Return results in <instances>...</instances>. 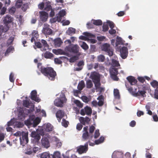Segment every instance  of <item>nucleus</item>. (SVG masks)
<instances>
[{"instance_id": "nucleus-1", "label": "nucleus", "mask_w": 158, "mask_h": 158, "mask_svg": "<svg viewBox=\"0 0 158 158\" xmlns=\"http://www.w3.org/2000/svg\"><path fill=\"white\" fill-rule=\"evenodd\" d=\"M38 67L40 69L41 72L45 76L47 77L51 81L54 80L56 75V72L50 67H44L41 66V64H38Z\"/></svg>"}, {"instance_id": "nucleus-2", "label": "nucleus", "mask_w": 158, "mask_h": 158, "mask_svg": "<svg viewBox=\"0 0 158 158\" xmlns=\"http://www.w3.org/2000/svg\"><path fill=\"white\" fill-rule=\"evenodd\" d=\"M67 100L64 94L62 93L60 95L59 98H58L55 100L54 103L56 106L62 107L63 106L64 103Z\"/></svg>"}, {"instance_id": "nucleus-3", "label": "nucleus", "mask_w": 158, "mask_h": 158, "mask_svg": "<svg viewBox=\"0 0 158 158\" xmlns=\"http://www.w3.org/2000/svg\"><path fill=\"white\" fill-rule=\"evenodd\" d=\"M101 49L110 56H112L113 55L114 50L109 44L105 43L103 44L101 47Z\"/></svg>"}, {"instance_id": "nucleus-4", "label": "nucleus", "mask_w": 158, "mask_h": 158, "mask_svg": "<svg viewBox=\"0 0 158 158\" xmlns=\"http://www.w3.org/2000/svg\"><path fill=\"white\" fill-rule=\"evenodd\" d=\"M80 123H78L77 125V129L78 131H80L83 127V126L81 124L85 125L86 124H88L90 120V119L88 117H86L85 118L81 117L79 118Z\"/></svg>"}, {"instance_id": "nucleus-5", "label": "nucleus", "mask_w": 158, "mask_h": 158, "mask_svg": "<svg viewBox=\"0 0 158 158\" xmlns=\"http://www.w3.org/2000/svg\"><path fill=\"white\" fill-rule=\"evenodd\" d=\"M120 56L123 59H126L128 54V49L127 47H123L120 50Z\"/></svg>"}, {"instance_id": "nucleus-6", "label": "nucleus", "mask_w": 158, "mask_h": 158, "mask_svg": "<svg viewBox=\"0 0 158 158\" xmlns=\"http://www.w3.org/2000/svg\"><path fill=\"white\" fill-rule=\"evenodd\" d=\"M88 143H85L84 146L81 145L77 148V151L79 154L86 153L88 149Z\"/></svg>"}, {"instance_id": "nucleus-7", "label": "nucleus", "mask_w": 158, "mask_h": 158, "mask_svg": "<svg viewBox=\"0 0 158 158\" xmlns=\"http://www.w3.org/2000/svg\"><path fill=\"white\" fill-rule=\"evenodd\" d=\"M22 137L19 138L20 143L21 144L27 143L28 142V134L22 131Z\"/></svg>"}, {"instance_id": "nucleus-8", "label": "nucleus", "mask_w": 158, "mask_h": 158, "mask_svg": "<svg viewBox=\"0 0 158 158\" xmlns=\"http://www.w3.org/2000/svg\"><path fill=\"white\" fill-rule=\"evenodd\" d=\"M44 27L43 28L42 30V33L45 35H50L52 34V30L49 28V25L44 24Z\"/></svg>"}, {"instance_id": "nucleus-9", "label": "nucleus", "mask_w": 158, "mask_h": 158, "mask_svg": "<svg viewBox=\"0 0 158 158\" xmlns=\"http://www.w3.org/2000/svg\"><path fill=\"white\" fill-rule=\"evenodd\" d=\"M31 136L34 138V139L36 142H39L41 138V136L40 134L35 131H32L31 134Z\"/></svg>"}, {"instance_id": "nucleus-10", "label": "nucleus", "mask_w": 158, "mask_h": 158, "mask_svg": "<svg viewBox=\"0 0 158 158\" xmlns=\"http://www.w3.org/2000/svg\"><path fill=\"white\" fill-rule=\"evenodd\" d=\"M37 92L35 90H32L31 93L30 98L32 100L37 102H39L40 99L37 96Z\"/></svg>"}, {"instance_id": "nucleus-11", "label": "nucleus", "mask_w": 158, "mask_h": 158, "mask_svg": "<svg viewBox=\"0 0 158 158\" xmlns=\"http://www.w3.org/2000/svg\"><path fill=\"white\" fill-rule=\"evenodd\" d=\"M88 127H84L83 128L82 137L84 140L88 139L89 137V135L88 132Z\"/></svg>"}, {"instance_id": "nucleus-12", "label": "nucleus", "mask_w": 158, "mask_h": 158, "mask_svg": "<svg viewBox=\"0 0 158 158\" xmlns=\"http://www.w3.org/2000/svg\"><path fill=\"white\" fill-rule=\"evenodd\" d=\"M90 77L92 79L93 82L100 81V77L99 75L95 72L92 73Z\"/></svg>"}, {"instance_id": "nucleus-13", "label": "nucleus", "mask_w": 158, "mask_h": 158, "mask_svg": "<svg viewBox=\"0 0 158 158\" xmlns=\"http://www.w3.org/2000/svg\"><path fill=\"white\" fill-rule=\"evenodd\" d=\"M41 144L44 148H48L50 146L48 139L46 137L42 138L41 140Z\"/></svg>"}, {"instance_id": "nucleus-14", "label": "nucleus", "mask_w": 158, "mask_h": 158, "mask_svg": "<svg viewBox=\"0 0 158 158\" xmlns=\"http://www.w3.org/2000/svg\"><path fill=\"white\" fill-rule=\"evenodd\" d=\"M39 13L41 20L44 22L46 21L48 18V14L44 11H40Z\"/></svg>"}, {"instance_id": "nucleus-15", "label": "nucleus", "mask_w": 158, "mask_h": 158, "mask_svg": "<svg viewBox=\"0 0 158 158\" xmlns=\"http://www.w3.org/2000/svg\"><path fill=\"white\" fill-rule=\"evenodd\" d=\"M64 112L61 110H58L56 113V116L59 122H60L61 118L64 116Z\"/></svg>"}, {"instance_id": "nucleus-16", "label": "nucleus", "mask_w": 158, "mask_h": 158, "mask_svg": "<svg viewBox=\"0 0 158 158\" xmlns=\"http://www.w3.org/2000/svg\"><path fill=\"white\" fill-rule=\"evenodd\" d=\"M127 79L131 85H135L137 82V80L135 79V77L132 76L127 77Z\"/></svg>"}, {"instance_id": "nucleus-17", "label": "nucleus", "mask_w": 158, "mask_h": 158, "mask_svg": "<svg viewBox=\"0 0 158 158\" xmlns=\"http://www.w3.org/2000/svg\"><path fill=\"white\" fill-rule=\"evenodd\" d=\"M13 21V18L10 15H7L4 18L3 21L4 23L7 24L11 23Z\"/></svg>"}, {"instance_id": "nucleus-18", "label": "nucleus", "mask_w": 158, "mask_h": 158, "mask_svg": "<svg viewBox=\"0 0 158 158\" xmlns=\"http://www.w3.org/2000/svg\"><path fill=\"white\" fill-rule=\"evenodd\" d=\"M146 92L145 90H139L137 92L135 93H133V96L135 97H137L138 96H141L143 97H146V95L145 93Z\"/></svg>"}, {"instance_id": "nucleus-19", "label": "nucleus", "mask_w": 158, "mask_h": 158, "mask_svg": "<svg viewBox=\"0 0 158 158\" xmlns=\"http://www.w3.org/2000/svg\"><path fill=\"white\" fill-rule=\"evenodd\" d=\"M79 47L78 45L76 44L73 45L70 48L69 51L71 52L77 53L79 51Z\"/></svg>"}, {"instance_id": "nucleus-20", "label": "nucleus", "mask_w": 158, "mask_h": 158, "mask_svg": "<svg viewBox=\"0 0 158 158\" xmlns=\"http://www.w3.org/2000/svg\"><path fill=\"white\" fill-rule=\"evenodd\" d=\"M84 63L83 60L79 61L77 64V65L79 67L75 68L74 70L76 71L81 70L82 69L83 66H84Z\"/></svg>"}, {"instance_id": "nucleus-21", "label": "nucleus", "mask_w": 158, "mask_h": 158, "mask_svg": "<svg viewBox=\"0 0 158 158\" xmlns=\"http://www.w3.org/2000/svg\"><path fill=\"white\" fill-rule=\"evenodd\" d=\"M76 29L72 27H69L66 31L67 34L70 35H72L73 34L75 33Z\"/></svg>"}, {"instance_id": "nucleus-22", "label": "nucleus", "mask_w": 158, "mask_h": 158, "mask_svg": "<svg viewBox=\"0 0 158 158\" xmlns=\"http://www.w3.org/2000/svg\"><path fill=\"white\" fill-rule=\"evenodd\" d=\"M40 119L38 117L36 118L34 120H32V127H36L40 122Z\"/></svg>"}, {"instance_id": "nucleus-23", "label": "nucleus", "mask_w": 158, "mask_h": 158, "mask_svg": "<svg viewBox=\"0 0 158 158\" xmlns=\"http://www.w3.org/2000/svg\"><path fill=\"white\" fill-rule=\"evenodd\" d=\"M45 131L47 132L51 131L53 130V127L52 126L50 123H48L46 125L45 127L44 128Z\"/></svg>"}, {"instance_id": "nucleus-24", "label": "nucleus", "mask_w": 158, "mask_h": 158, "mask_svg": "<svg viewBox=\"0 0 158 158\" xmlns=\"http://www.w3.org/2000/svg\"><path fill=\"white\" fill-rule=\"evenodd\" d=\"M85 84L83 81H81L79 83L77 86V89L80 91L82 90L85 87Z\"/></svg>"}, {"instance_id": "nucleus-25", "label": "nucleus", "mask_w": 158, "mask_h": 158, "mask_svg": "<svg viewBox=\"0 0 158 158\" xmlns=\"http://www.w3.org/2000/svg\"><path fill=\"white\" fill-rule=\"evenodd\" d=\"M85 111L86 114L87 115H91L92 113V110L91 108L88 106H86L85 107Z\"/></svg>"}, {"instance_id": "nucleus-26", "label": "nucleus", "mask_w": 158, "mask_h": 158, "mask_svg": "<svg viewBox=\"0 0 158 158\" xmlns=\"http://www.w3.org/2000/svg\"><path fill=\"white\" fill-rule=\"evenodd\" d=\"M92 21L93 22V24L96 26L101 25L102 24V21L100 19H92Z\"/></svg>"}, {"instance_id": "nucleus-27", "label": "nucleus", "mask_w": 158, "mask_h": 158, "mask_svg": "<svg viewBox=\"0 0 158 158\" xmlns=\"http://www.w3.org/2000/svg\"><path fill=\"white\" fill-rule=\"evenodd\" d=\"M111 64L113 67H118L120 65L118 61L113 59L111 60Z\"/></svg>"}, {"instance_id": "nucleus-28", "label": "nucleus", "mask_w": 158, "mask_h": 158, "mask_svg": "<svg viewBox=\"0 0 158 158\" xmlns=\"http://www.w3.org/2000/svg\"><path fill=\"white\" fill-rule=\"evenodd\" d=\"M54 43L55 45L59 47L60 46L62 42L60 38H58L55 40Z\"/></svg>"}, {"instance_id": "nucleus-29", "label": "nucleus", "mask_w": 158, "mask_h": 158, "mask_svg": "<svg viewBox=\"0 0 158 158\" xmlns=\"http://www.w3.org/2000/svg\"><path fill=\"white\" fill-rule=\"evenodd\" d=\"M18 118L20 120H24L25 118V114L22 111H19V115Z\"/></svg>"}, {"instance_id": "nucleus-30", "label": "nucleus", "mask_w": 158, "mask_h": 158, "mask_svg": "<svg viewBox=\"0 0 158 158\" xmlns=\"http://www.w3.org/2000/svg\"><path fill=\"white\" fill-rule=\"evenodd\" d=\"M50 154L48 152H44L42 153L40 156L41 158H49Z\"/></svg>"}, {"instance_id": "nucleus-31", "label": "nucleus", "mask_w": 158, "mask_h": 158, "mask_svg": "<svg viewBox=\"0 0 158 158\" xmlns=\"http://www.w3.org/2000/svg\"><path fill=\"white\" fill-rule=\"evenodd\" d=\"M44 56L46 58H51L53 56V55L48 52H46L44 54Z\"/></svg>"}, {"instance_id": "nucleus-32", "label": "nucleus", "mask_w": 158, "mask_h": 158, "mask_svg": "<svg viewBox=\"0 0 158 158\" xmlns=\"http://www.w3.org/2000/svg\"><path fill=\"white\" fill-rule=\"evenodd\" d=\"M80 46L84 50H87L89 48V46L85 42H83L81 43Z\"/></svg>"}, {"instance_id": "nucleus-33", "label": "nucleus", "mask_w": 158, "mask_h": 158, "mask_svg": "<svg viewBox=\"0 0 158 158\" xmlns=\"http://www.w3.org/2000/svg\"><path fill=\"white\" fill-rule=\"evenodd\" d=\"M114 94L115 98L119 99L120 95L119 90L117 89H114Z\"/></svg>"}, {"instance_id": "nucleus-34", "label": "nucleus", "mask_w": 158, "mask_h": 158, "mask_svg": "<svg viewBox=\"0 0 158 158\" xmlns=\"http://www.w3.org/2000/svg\"><path fill=\"white\" fill-rule=\"evenodd\" d=\"M123 42V40L121 37H117L116 42V46L119 44H122Z\"/></svg>"}, {"instance_id": "nucleus-35", "label": "nucleus", "mask_w": 158, "mask_h": 158, "mask_svg": "<svg viewBox=\"0 0 158 158\" xmlns=\"http://www.w3.org/2000/svg\"><path fill=\"white\" fill-rule=\"evenodd\" d=\"M111 75H117L118 73V69L116 68H113L110 70Z\"/></svg>"}, {"instance_id": "nucleus-36", "label": "nucleus", "mask_w": 158, "mask_h": 158, "mask_svg": "<svg viewBox=\"0 0 158 158\" xmlns=\"http://www.w3.org/2000/svg\"><path fill=\"white\" fill-rule=\"evenodd\" d=\"M74 103L77 106L80 107L81 108L83 106V104L81 102L78 100H75L74 101Z\"/></svg>"}, {"instance_id": "nucleus-37", "label": "nucleus", "mask_w": 158, "mask_h": 158, "mask_svg": "<svg viewBox=\"0 0 158 158\" xmlns=\"http://www.w3.org/2000/svg\"><path fill=\"white\" fill-rule=\"evenodd\" d=\"M105 56L102 55H100L98 57V60L99 62H103L105 60Z\"/></svg>"}, {"instance_id": "nucleus-38", "label": "nucleus", "mask_w": 158, "mask_h": 158, "mask_svg": "<svg viewBox=\"0 0 158 158\" xmlns=\"http://www.w3.org/2000/svg\"><path fill=\"white\" fill-rule=\"evenodd\" d=\"M86 87L88 88H90L93 86V84L92 83L91 81L90 80H89L86 81Z\"/></svg>"}, {"instance_id": "nucleus-39", "label": "nucleus", "mask_w": 158, "mask_h": 158, "mask_svg": "<svg viewBox=\"0 0 158 158\" xmlns=\"http://www.w3.org/2000/svg\"><path fill=\"white\" fill-rule=\"evenodd\" d=\"M22 0H17L15 4L16 7L17 8H19L22 5Z\"/></svg>"}, {"instance_id": "nucleus-40", "label": "nucleus", "mask_w": 158, "mask_h": 158, "mask_svg": "<svg viewBox=\"0 0 158 158\" xmlns=\"http://www.w3.org/2000/svg\"><path fill=\"white\" fill-rule=\"evenodd\" d=\"M32 119H28L25 121V123L26 125L28 126H31L32 125Z\"/></svg>"}, {"instance_id": "nucleus-41", "label": "nucleus", "mask_w": 158, "mask_h": 158, "mask_svg": "<svg viewBox=\"0 0 158 158\" xmlns=\"http://www.w3.org/2000/svg\"><path fill=\"white\" fill-rule=\"evenodd\" d=\"M125 86L127 88V90L129 91V92L131 93L132 95H133V93H135V92L133 91V89L131 87H129L127 84V83H125Z\"/></svg>"}, {"instance_id": "nucleus-42", "label": "nucleus", "mask_w": 158, "mask_h": 158, "mask_svg": "<svg viewBox=\"0 0 158 158\" xmlns=\"http://www.w3.org/2000/svg\"><path fill=\"white\" fill-rule=\"evenodd\" d=\"M15 123V126L17 128L22 127L23 126V124L20 122H16Z\"/></svg>"}, {"instance_id": "nucleus-43", "label": "nucleus", "mask_w": 158, "mask_h": 158, "mask_svg": "<svg viewBox=\"0 0 158 158\" xmlns=\"http://www.w3.org/2000/svg\"><path fill=\"white\" fill-rule=\"evenodd\" d=\"M69 124L68 121H66L65 119L63 118L62 122V125L65 127H67Z\"/></svg>"}, {"instance_id": "nucleus-44", "label": "nucleus", "mask_w": 158, "mask_h": 158, "mask_svg": "<svg viewBox=\"0 0 158 158\" xmlns=\"http://www.w3.org/2000/svg\"><path fill=\"white\" fill-rule=\"evenodd\" d=\"M1 27L3 28V32H6L7 31L9 28V27H8V24H6V25L3 26L2 25H1Z\"/></svg>"}, {"instance_id": "nucleus-45", "label": "nucleus", "mask_w": 158, "mask_h": 158, "mask_svg": "<svg viewBox=\"0 0 158 158\" xmlns=\"http://www.w3.org/2000/svg\"><path fill=\"white\" fill-rule=\"evenodd\" d=\"M23 105L24 107L29 108L30 106L29 102L27 100H24L23 101Z\"/></svg>"}, {"instance_id": "nucleus-46", "label": "nucleus", "mask_w": 158, "mask_h": 158, "mask_svg": "<svg viewBox=\"0 0 158 158\" xmlns=\"http://www.w3.org/2000/svg\"><path fill=\"white\" fill-rule=\"evenodd\" d=\"M78 58V56H74L70 58L69 61L71 63H73L77 60Z\"/></svg>"}, {"instance_id": "nucleus-47", "label": "nucleus", "mask_w": 158, "mask_h": 158, "mask_svg": "<svg viewBox=\"0 0 158 158\" xmlns=\"http://www.w3.org/2000/svg\"><path fill=\"white\" fill-rule=\"evenodd\" d=\"M15 39L14 37L11 36L8 40L7 44L9 45H11L12 43Z\"/></svg>"}, {"instance_id": "nucleus-48", "label": "nucleus", "mask_w": 158, "mask_h": 158, "mask_svg": "<svg viewBox=\"0 0 158 158\" xmlns=\"http://www.w3.org/2000/svg\"><path fill=\"white\" fill-rule=\"evenodd\" d=\"M32 36H33L36 39L38 38L39 35L38 33V32L37 31H35L33 32L31 34Z\"/></svg>"}, {"instance_id": "nucleus-49", "label": "nucleus", "mask_w": 158, "mask_h": 158, "mask_svg": "<svg viewBox=\"0 0 158 158\" xmlns=\"http://www.w3.org/2000/svg\"><path fill=\"white\" fill-rule=\"evenodd\" d=\"M151 84L153 87L155 88L158 86V82L154 80L151 83Z\"/></svg>"}, {"instance_id": "nucleus-50", "label": "nucleus", "mask_w": 158, "mask_h": 158, "mask_svg": "<svg viewBox=\"0 0 158 158\" xmlns=\"http://www.w3.org/2000/svg\"><path fill=\"white\" fill-rule=\"evenodd\" d=\"M52 9L51 6L49 4H47L46 5V6L44 8V10L47 11H49Z\"/></svg>"}, {"instance_id": "nucleus-51", "label": "nucleus", "mask_w": 158, "mask_h": 158, "mask_svg": "<svg viewBox=\"0 0 158 158\" xmlns=\"http://www.w3.org/2000/svg\"><path fill=\"white\" fill-rule=\"evenodd\" d=\"M15 8L14 6H12L9 9V11L10 14H13L15 13Z\"/></svg>"}, {"instance_id": "nucleus-52", "label": "nucleus", "mask_w": 158, "mask_h": 158, "mask_svg": "<svg viewBox=\"0 0 158 158\" xmlns=\"http://www.w3.org/2000/svg\"><path fill=\"white\" fill-rule=\"evenodd\" d=\"M82 101L86 103L88 102L90 100L89 98H87V97L85 96H83L81 97Z\"/></svg>"}, {"instance_id": "nucleus-53", "label": "nucleus", "mask_w": 158, "mask_h": 158, "mask_svg": "<svg viewBox=\"0 0 158 158\" xmlns=\"http://www.w3.org/2000/svg\"><path fill=\"white\" fill-rule=\"evenodd\" d=\"M102 31L104 32L107 31L109 27L107 24H104L102 27Z\"/></svg>"}, {"instance_id": "nucleus-54", "label": "nucleus", "mask_w": 158, "mask_h": 158, "mask_svg": "<svg viewBox=\"0 0 158 158\" xmlns=\"http://www.w3.org/2000/svg\"><path fill=\"white\" fill-rule=\"evenodd\" d=\"M15 122V120L14 119H11L10 121L8 122L7 123V126H12L14 124Z\"/></svg>"}, {"instance_id": "nucleus-55", "label": "nucleus", "mask_w": 158, "mask_h": 158, "mask_svg": "<svg viewBox=\"0 0 158 158\" xmlns=\"http://www.w3.org/2000/svg\"><path fill=\"white\" fill-rule=\"evenodd\" d=\"M41 42L43 44V45L44 48H48V45L47 44L46 41L45 40H41Z\"/></svg>"}, {"instance_id": "nucleus-56", "label": "nucleus", "mask_w": 158, "mask_h": 158, "mask_svg": "<svg viewBox=\"0 0 158 158\" xmlns=\"http://www.w3.org/2000/svg\"><path fill=\"white\" fill-rule=\"evenodd\" d=\"M108 25L111 29H112L114 27V23L111 21H108L107 22Z\"/></svg>"}, {"instance_id": "nucleus-57", "label": "nucleus", "mask_w": 158, "mask_h": 158, "mask_svg": "<svg viewBox=\"0 0 158 158\" xmlns=\"http://www.w3.org/2000/svg\"><path fill=\"white\" fill-rule=\"evenodd\" d=\"M95 129V127L93 126L92 125L90 126L89 128V133L90 134H92L93 133Z\"/></svg>"}, {"instance_id": "nucleus-58", "label": "nucleus", "mask_w": 158, "mask_h": 158, "mask_svg": "<svg viewBox=\"0 0 158 158\" xmlns=\"http://www.w3.org/2000/svg\"><path fill=\"white\" fill-rule=\"evenodd\" d=\"M100 135V133L99 132V130L98 129L96 130L95 133L94 138L95 139H96L98 138Z\"/></svg>"}, {"instance_id": "nucleus-59", "label": "nucleus", "mask_w": 158, "mask_h": 158, "mask_svg": "<svg viewBox=\"0 0 158 158\" xmlns=\"http://www.w3.org/2000/svg\"><path fill=\"white\" fill-rule=\"evenodd\" d=\"M28 8V4L27 3L24 4L22 7V9L24 11H25Z\"/></svg>"}, {"instance_id": "nucleus-60", "label": "nucleus", "mask_w": 158, "mask_h": 158, "mask_svg": "<svg viewBox=\"0 0 158 158\" xmlns=\"http://www.w3.org/2000/svg\"><path fill=\"white\" fill-rule=\"evenodd\" d=\"M138 80L142 83H143L145 81V79L144 77H138Z\"/></svg>"}, {"instance_id": "nucleus-61", "label": "nucleus", "mask_w": 158, "mask_h": 158, "mask_svg": "<svg viewBox=\"0 0 158 158\" xmlns=\"http://www.w3.org/2000/svg\"><path fill=\"white\" fill-rule=\"evenodd\" d=\"M35 45L38 48H40L42 47V45L40 42H35Z\"/></svg>"}, {"instance_id": "nucleus-62", "label": "nucleus", "mask_w": 158, "mask_h": 158, "mask_svg": "<svg viewBox=\"0 0 158 158\" xmlns=\"http://www.w3.org/2000/svg\"><path fill=\"white\" fill-rule=\"evenodd\" d=\"M54 62L56 64H60L62 63V61L58 58L55 59Z\"/></svg>"}, {"instance_id": "nucleus-63", "label": "nucleus", "mask_w": 158, "mask_h": 158, "mask_svg": "<svg viewBox=\"0 0 158 158\" xmlns=\"http://www.w3.org/2000/svg\"><path fill=\"white\" fill-rule=\"evenodd\" d=\"M5 135L3 133L0 132V142H1L5 138Z\"/></svg>"}, {"instance_id": "nucleus-64", "label": "nucleus", "mask_w": 158, "mask_h": 158, "mask_svg": "<svg viewBox=\"0 0 158 158\" xmlns=\"http://www.w3.org/2000/svg\"><path fill=\"white\" fill-rule=\"evenodd\" d=\"M9 79L10 82H13L14 81V75L12 73H11L10 77Z\"/></svg>"}]
</instances>
